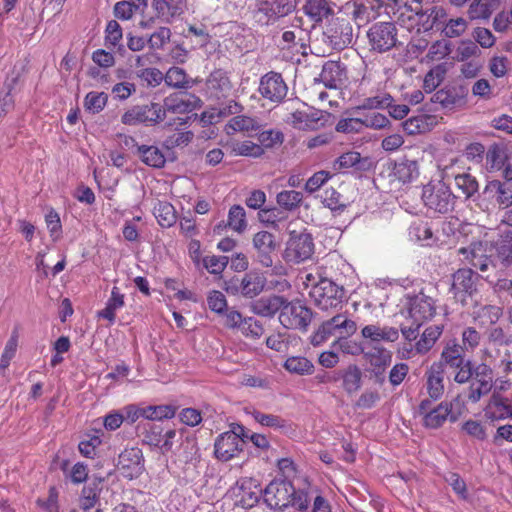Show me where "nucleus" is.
<instances>
[{
	"label": "nucleus",
	"instance_id": "21",
	"mask_svg": "<svg viewBox=\"0 0 512 512\" xmlns=\"http://www.w3.org/2000/svg\"><path fill=\"white\" fill-rule=\"evenodd\" d=\"M132 145L136 148L135 154L140 160L152 168H162L165 165L166 158L160 148L154 145H138L134 138L129 137L125 140V145Z\"/></svg>",
	"mask_w": 512,
	"mask_h": 512
},
{
	"label": "nucleus",
	"instance_id": "63",
	"mask_svg": "<svg viewBox=\"0 0 512 512\" xmlns=\"http://www.w3.org/2000/svg\"><path fill=\"white\" fill-rule=\"evenodd\" d=\"M240 331L246 337L252 339H259L264 333V328L259 321L252 317H249L245 319L244 323L240 328Z\"/></svg>",
	"mask_w": 512,
	"mask_h": 512
},
{
	"label": "nucleus",
	"instance_id": "11",
	"mask_svg": "<svg viewBox=\"0 0 512 512\" xmlns=\"http://www.w3.org/2000/svg\"><path fill=\"white\" fill-rule=\"evenodd\" d=\"M164 120V110L160 103L151 102L146 105H136L127 110L121 117L125 125L148 123L155 125Z\"/></svg>",
	"mask_w": 512,
	"mask_h": 512
},
{
	"label": "nucleus",
	"instance_id": "49",
	"mask_svg": "<svg viewBox=\"0 0 512 512\" xmlns=\"http://www.w3.org/2000/svg\"><path fill=\"white\" fill-rule=\"evenodd\" d=\"M304 10L314 21H320L332 12L328 0H309Z\"/></svg>",
	"mask_w": 512,
	"mask_h": 512
},
{
	"label": "nucleus",
	"instance_id": "62",
	"mask_svg": "<svg viewBox=\"0 0 512 512\" xmlns=\"http://www.w3.org/2000/svg\"><path fill=\"white\" fill-rule=\"evenodd\" d=\"M123 37L122 28L116 20H110L105 29V44L116 46Z\"/></svg>",
	"mask_w": 512,
	"mask_h": 512
},
{
	"label": "nucleus",
	"instance_id": "36",
	"mask_svg": "<svg viewBox=\"0 0 512 512\" xmlns=\"http://www.w3.org/2000/svg\"><path fill=\"white\" fill-rule=\"evenodd\" d=\"M124 304V294L121 293L118 287L114 286L105 308L98 312V316L108 320L110 324H113L116 319V312L121 309Z\"/></svg>",
	"mask_w": 512,
	"mask_h": 512
},
{
	"label": "nucleus",
	"instance_id": "7",
	"mask_svg": "<svg viewBox=\"0 0 512 512\" xmlns=\"http://www.w3.org/2000/svg\"><path fill=\"white\" fill-rule=\"evenodd\" d=\"M296 0H257L255 17L262 25L274 24L296 8Z\"/></svg>",
	"mask_w": 512,
	"mask_h": 512
},
{
	"label": "nucleus",
	"instance_id": "13",
	"mask_svg": "<svg viewBox=\"0 0 512 512\" xmlns=\"http://www.w3.org/2000/svg\"><path fill=\"white\" fill-rule=\"evenodd\" d=\"M258 92L264 99L280 103L287 96L288 86L280 73L270 71L260 78Z\"/></svg>",
	"mask_w": 512,
	"mask_h": 512
},
{
	"label": "nucleus",
	"instance_id": "58",
	"mask_svg": "<svg viewBox=\"0 0 512 512\" xmlns=\"http://www.w3.org/2000/svg\"><path fill=\"white\" fill-rule=\"evenodd\" d=\"M451 52V44L446 40L434 42L428 50L426 58L430 61H440Z\"/></svg>",
	"mask_w": 512,
	"mask_h": 512
},
{
	"label": "nucleus",
	"instance_id": "32",
	"mask_svg": "<svg viewBox=\"0 0 512 512\" xmlns=\"http://www.w3.org/2000/svg\"><path fill=\"white\" fill-rule=\"evenodd\" d=\"M409 236L412 240L422 243L424 246H432L437 242L432 228L428 222L417 221L409 227Z\"/></svg>",
	"mask_w": 512,
	"mask_h": 512
},
{
	"label": "nucleus",
	"instance_id": "1",
	"mask_svg": "<svg viewBox=\"0 0 512 512\" xmlns=\"http://www.w3.org/2000/svg\"><path fill=\"white\" fill-rule=\"evenodd\" d=\"M264 501L266 504L279 512L289 508L304 509L309 504L308 494L303 490H296L295 487L285 480L271 481L264 490Z\"/></svg>",
	"mask_w": 512,
	"mask_h": 512
},
{
	"label": "nucleus",
	"instance_id": "28",
	"mask_svg": "<svg viewBox=\"0 0 512 512\" xmlns=\"http://www.w3.org/2000/svg\"><path fill=\"white\" fill-rule=\"evenodd\" d=\"M466 361L464 348L453 339L445 344L441 352L440 360L436 363H442V368L444 369L445 366H449L450 368L459 367Z\"/></svg>",
	"mask_w": 512,
	"mask_h": 512
},
{
	"label": "nucleus",
	"instance_id": "9",
	"mask_svg": "<svg viewBox=\"0 0 512 512\" xmlns=\"http://www.w3.org/2000/svg\"><path fill=\"white\" fill-rule=\"evenodd\" d=\"M477 279L478 275L470 268H461L453 273L450 292L456 302L463 306L468 304V300L477 293Z\"/></svg>",
	"mask_w": 512,
	"mask_h": 512
},
{
	"label": "nucleus",
	"instance_id": "10",
	"mask_svg": "<svg viewBox=\"0 0 512 512\" xmlns=\"http://www.w3.org/2000/svg\"><path fill=\"white\" fill-rule=\"evenodd\" d=\"M328 43L337 50H342L353 43L354 29L348 16H338L331 21L325 33Z\"/></svg>",
	"mask_w": 512,
	"mask_h": 512
},
{
	"label": "nucleus",
	"instance_id": "55",
	"mask_svg": "<svg viewBox=\"0 0 512 512\" xmlns=\"http://www.w3.org/2000/svg\"><path fill=\"white\" fill-rule=\"evenodd\" d=\"M108 100V96L104 92H89L84 100V107L92 112L99 113L104 109Z\"/></svg>",
	"mask_w": 512,
	"mask_h": 512
},
{
	"label": "nucleus",
	"instance_id": "50",
	"mask_svg": "<svg viewBox=\"0 0 512 512\" xmlns=\"http://www.w3.org/2000/svg\"><path fill=\"white\" fill-rule=\"evenodd\" d=\"M176 409L171 405H157L143 407V418L148 420H163L173 418Z\"/></svg>",
	"mask_w": 512,
	"mask_h": 512
},
{
	"label": "nucleus",
	"instance_id": "46",
	"mask_svg": "<svg viewBox=\"0 0 512 512\" xmlns=\"http://www.w3.org/2000/svg\"><path fill=\"white\" fill-rule=\"evenodd\" d=\"M392 97L389 94H381L373 97L365 98L361 104L352 109V113H357L360 110H374L385 109L392 104Z\"/></svg>",
	"mask_w": 512,
	"mask_h": 512
},
{
	"label": "nucleus",
	"instance_id": "53",
	"mask_svg": "<svg viewBox=\"0 0 512 512\" xmlns=\"http://www.w3.org/2000/svg\"><path fill=\"white\" fill-rule=\"evenodd\" d=\"M171 30L168 27H159L147 39V45L151 50L163 49L164 46L170 41Z\"/></svg>",
	"mask_w": 512,
	"mask_h": 512
},
{
	"label": "nucleus",
	"instance_id": "3",
	"mask_svg": "<svg viewBox=\"0 0 512 512\" xmlns=\"http://www.w3.org/2000/svg\"><path fill=\"white\" fill-rule=\"evenodd\" d=\"M248 438V430L240 424H232L230 430L220 434L214 443L215 457L229 461L238 456Z\"/></svg>",
	"mask_w": 512,
	"mask_h": 512
},
{
	"label": "nucleus",
	"instance_id": "18",
	"mask_svg": "<svg viewBox=\"0 0 512 512\" xmlns=\"http://www.w3.org/2000/svg\"><path fill=\"white\" fill-rule=\"evenodd\" d=\"M117 466L124 477H138L144 469L142 451L137 447L124 449L118 457Z\"/></svg>",
	"mask_w": 512,
	"mask_h": 512
},
{
	"label": "nucleus",
	"instance_id": "2",
	"mask_svg": "<svg viewBox=\"0 0 512 512\" xmlns=\"http://www.w3.org/2000/svg\"><path fill=\"white\" fill-rule=\"evenodd\" d=\"M357 331V324L345 314H337L331 319L324 321L319 328L312 334L311 343L313 346H319L332 336L337 337L334 345L341 340H346Z\"/></svg>",
	"mask_w": 512,
	"mask_h": 512
},
{
	"label": "nucleus",
	"instance_id": "5",
	"mask_svg": "<svg viewBox=\"0 0 512 512\" xmlns=\"http://www.w3.org/2000/svg\"><path fill=\"white\" fill-rule=\"evenodd\" d=\"M309 294L314 304L323 311L341 307L345 298L344 288L327 278H321L314 284Z\"/></svg>",
	"mask_w": 512,
	"mask_h": 512
},
{
	"label": "nucleus",
	"instance_id": "43",
	"mask_svg": "<svg viewBox=\"0 0 512 512\" xmlns=\"http://www.w3.org/2000/svg\"><path fill=\"white\" fill-rule=\"evenodd\" d=\"M498 257L505 265L512 262V230L503 232L495 242Z\"/></svg>",
	"mask_w": 512,
	"mask_h": 512
},
{
	"label": "nucleus",
	"instance_id": "30",
	"mask_svg": "<svg viewBox=\"0 0 512 512\" xmlns=\"http://www.w3.org/2000/svg\"><path fill=\"white\" fill-rule=\"evenodd\" d=\"M208 88L214 93L216 97H226L232 91V84L227 72L218 69L213 71L208 80Z\"/></svg>",
	"mask_w": 512,
	"mask_h": 512
},
{
	"label": "nucleus",
	"instance_id": "40",
	"mask_svg": "<svg viewBox=\"0 0 512 512\" xmlns=\"http://www.w3.org/2000/svg\"><path fill=\"white\" fill-rule=\"evenodd\" d=\"M102 486L103 479H95L87 486H84L80 497V507L83 510H90L95 506L98 495L102 490Z\"/></svg>",
	"mask_w": 512,
	"mask_h": 512
},
{
	"label": "nucleus",
	"instance_id": "34",
	"mask_svg": "<svg viewBox=\"0 0 512 512\" xmlns=\"http://www.w3.org/2000/svg\"><path fill=\"white\" fill-rule=\"evenodd\" d=\"M325 117L326 115L320 111L312 113L297 111L292 114L293 123L299 129H318L319 127L324 125Z\"/></svg>",
	"mask_w": 512,
	"mask_h": 512
},
{
	"label": "nucleus",
	"instance_id": "12",
	"mask_svg": "<svg viewBox=\"0 0 512 512\" xmlns=\"http://www.w3.org/2000/svg\"><path fill=\"white\" fill-rule=\"evenodd\" d=\"M312 320V312L299 301L285 302L280 312L279 321L288 329L306 330Z\"/></svg>",
	"mask_w": 512,
	"mask_h": 512
},
{
	"label": "nucleus",
	"instance_id": "17",
	"mask_svg": "<svg viewBox=\"0 0 512 512\" xmlns=\"http://www.w3.org/2000/svg\"><path fill=\"white\" fill-rule=\"evenodd\" d=\"M164 118L166 113L185 114L200 109L202 101L199 97L188 92L172 93L163 100Z\"/></svg>",
	"mask_w": 512,
	"mask_h": 512
},
{
	"label": "nucleus",
	"instance_id": "19",
	"mask_svg": "<svg viewBox=\"0 0 512 512\" xmlns=\"http://www.w3.org/2000/svg\"><path fill=\"white\" fill-rule=\"evenodd\" d=\"M458 252L464 256V259L471 266L481 272L487 271L489 266L492 265V260L487 255V243L485 242H472L468 247L460 248Z\"/></svg>",
	"mask_w": 512,
	"mask_h": 512
},
{
	"label": "nucleus",
	"instance_id": "41",
	"mask_svg": "<svg viewBox=\"0 0 512 512\" xmlns=\"http://www.w3.org/2000/svg\"><path fill=\"white\" fill-rule=\"evenodd\" d=\"M302 201V193L296 190H283L276 195L277 204L285 211H295Z\"/></svg>",
	"mask_w": 512,
	"mask_h": 512
},
{
	"label": "nucleus",
	"instance_id": "33",
	"mask_svg": "<svg viewBox=\"0 0 512 512\" xmlns=\"http://www.w3.org/2000/svg\"><path fill=\"white\" fill-rule=\"evenodd\" d=\"M344 69L340 64L330 61L324 64L320 79L327 88H337L344 79Z\"/></svg>",
	"mask_w": 512,
	"mask_h": 512
},
{
	"label": "nucleus",
	"instance_id": "37",
	"mask_svg": "<svg viewBox=\"0 0 512 512\" xmlns=\"http://www.w3.org/2000/svg\"><path fill=\"white\" fill-rule=\"evenodd\" d=\"M153 214L163 228L173 226L177 220L174 206L167 201H158L153 208Z\"/></svg>",
	"mask_w": 512,
	"mask_h": 512
},
{
	"label": "nucleus",
	"instance_id": "20",
	"mask_svg": "<svg viewBox=\"0 0 512 512\" xmlns=\"http://www.w3.org/2000/svg\"><path fill=\"white\" fill-rule=\"evenodd\" d=\"M266 285V278L256 272H250L244 275L241 280H236L233 286L228 287L235 293H240L246 298H254L258 296Z\"/></svg>",
	"mask_w": 512,
	"mask_h": 512
},
{
	"label": "nucleus",
	"instance_id": "45",
	"mask_svg": "<svg viewBox=\"0 0 512 512\" xmlns=\"http://www.w3.org/2000/svg\"><path fill=\"white\" fill-rule=\"evenodd\" d=\"M227 225L233 231L241 234L247 228L246 212L240 205H233L228 212Z\"/></svg>",
	"mask_w": 512,
	"mask_h": 512
},
{
	"label": "nucleus",
	"instance_id": "44",
	"mask_svg": "<svg viewBox=\"0 0 512 512\" xmlns=\"http://www.w3.org/2000/svg\"><path fill=\"white\" fill-rule=\"evenodd\" d=\"M227 128L234 132H253L260 128V124L257 119L246 115H237L232 117Z\"/></svg>",
	"mask_w": 512,
	"mask_h": 512
},
{
	"label": "nucleus",
	"instance_id": "6",
	"mask_svg": "<svg viewBox=\"0 0 512 512\" xmlns=\"http://www.w3.org/2000/svg\"><path fill=\"white\" fill-rule=\"evenodd\" d=\"M314 250V240L310 233L292 231L285 244L282 256L287 263L300 264L311 259Z\"/></svg>",
	"mask_w": 512,
	"mask_h": 512
},
{
	"label": "nucleus",
	"instance_id": "22",
	"mask_svg": "<svg viewBox=\"0 0 512 512\" xmlns=\"http://www.w3.org/2000/svg\"><path fill=\"white\" fill-rule=\"evenodd\" d=\"M156 18L166 24L173 23L184 13L183 0H152Z\"/></svg>",
	"mask_w": 512,
	"mask_h": 512
},
{
	"label": "nucleus",
	"instance_id": "54",
	"mask_svg": "<svg viewBox=\"0 0 512 512\" xmlns=\"http://www.w3.org/2000/svg\"><path fill=\"white\" fill-rule=\"evenodd\" d=\"M455 184L467 198L473 196L478 191L477 180L468 173L456 175Z\"/></svg>",
	"mask_w": 512,
	"mask_h": 512
},
{
	"label": "nucleus",
	"instance_id": "14",
	"mask_svg": "<svg viewBox=\"0 0 512 512\" xmlns=\"http://www.w3.org/2000/svg\"><path fill=\"white\" fill-rule=\"evenodd\" d=\"M252 246L257 261L263 267H271L273 265V255L278 248L276 236L269 231L261 230L253 235Z\"/></svg>",
	"mask_w": 512,
	"mask_h": 512
},
{
	"label": "nucleus",
	"instance_id": "29",
	"mask_svg": "<svg viewBox=\"0 0 512 512\" xmlns=\"http://www.w3.org/2000/svg\"><path fill=\"white\" fill-rule=\"evenodd\" d=\"M286 299L282 296L272 295L262 297L253 304V311L264 317H272L284 308Z\"/></svg>",
	"mask_w": 512,
	"mask_h": 512
},
{
	"label": "nucleus",
	"instance_id": "64",
	"mask_svg": "<svg viewBox=\"0 0 512 512\" xmlns=\"http://www.w3.org/2000/svg\"><path fill=\"white\" fill-rule=\"evenodd\" d=\"M208 307L215 313L222 314L227 308L225 295L217 290H213L207 297Z\"/></svg>",
	"mask_w": 512,
	"mask_h": 512
},
{
	"label": "nucleus",
	"instance_id": "48",
	"mask_svg": "<svg viewBox=\"0 0 512 512\" xmlns=\"http://www.w3.org/2000/svg\"><path fill=\"white\" fill-rule=\"evenodd\" d=\"M395 177L403 182H410L418 176V166L415 161L405 160L395 164L394 167Z\"/></svg>",
	"mask_w": 512,
	"mask_h": 512
},
{
	"label": "nucleus",
	"instance_id": "47",
	"mask_svg": "<svg viewBox=\"0 0 512 512\" xmlns=\"http://www.w3.org/2000/svg\"><path fill=\"white\" fill-rule=\"evenodd\" d=\"M165 83L173 88L187 89L191 87V82L184 69L180 67H171L165 74Z\"/></svg>",
	"mask_w": 512,
	"mask_h": 512
},
{
	"label": "nucleus",
	"instance_id": "52",
	"mask_svg": "<svg viewBox=\"0 0 512 512\" xmlns=\"http://www.w3.org/2000/svg\"><path fill=\"white\" fill-rule=\"evenodd\" d=\"M361 386V371L357 366H349L343 375V388L352 394Z\"/></svg>",
	"mask_w": 512,
	"mask_h": 512
},
{
	"label": "nucleus",
	"instance_id": "60",
	"mask_svg": "<svg viewBox=\"0 0 512 512\" xmlns=\"http://www.w3.org/2000/svg\"><path fill=\"white\" fill-rule=\"evenodd\" d=\"M233 153L240 156L260 157L264 153V150L260 145L246 140L236 143L233 146Z\"/></svg>",
	"mask_w": 512,
	"mask_h": 512
},
{
	"label": "nucleus",
	"instance_id": "15",
	"mask_svg": "<svg viewBox=\"0 0 512 512\" xmlns=\"http://www.w3.org/2000/svg\"><path fill=\"white\" fill-rule=\"evenodd\" d=\"M407 312L409 319L417 322L418 326H421L435 315V300L423 292L410 296L408 298Z\"/></svg>",
	"mask_w": 512,
	"mask_h": 512
},
{
	"label": "nucleus",
	"instance_id": "35",
	"mask_svg": "<svg viewBox=\"0 0 512 512\" xmlns=\"http://www.w3.org/2000/svg\"><path fill=\"white\" fill-rule=\"evenodd\" d=\"M451 414V403L441 402L423 416V424L430 429H436L443 425Z\"/></svg>",
	"mask_w": 512,
	"mask_h": 512
},
{
	"label": "nucleus",
	"instance_id": "38",
	"mask_svg": "<svg viewBox=\"0 0 512 512\" xmlns=\"http://www.w3.org/2000/svg\"><path fill=\"white\" fill-rule=\"evenodd\" d=\"M500 0H474L469 5L468 15L471 19H487L499 8Z\"/></svg>",
	"mask_w": 512,
	"mask_h": 512
},
{
	"label": "nucleus",
	"instance_id": "57",
	"mask_svg": "<svg viewBox=\"0 0 512 512\" xmlns=\"http://www.w3.org/2000/svg\"><path fill=\"white\" fill-rule=\"evenodd\" d=\"M462 344L465 351L475 350L481 342V334L474 327H465L461 333Z\"/></svg>",
	"mask_w": 512,
	"mask_h": 512
},
{
	"label": "nucleus",
	"instance_id": "51",
	"mask_svg": "<svg viewBox=\"0 0 512 512\" xmlns=\"http://www.w3.org/2000/svg\"><path fill=\"white\" fill-rule=\"evenodd\" d=\"M252 416L256 422L265 427H270L276 430H283L288 427L287 421L278 415L254 411Z\"/></svg>",
	"mask_w": 512,
	"mask_h": 512
},
{
	"label": "nucleus",
	"instance_id": "59",
	"mask_svg": "<svg viewBox=\"0 0 512 512\" xmlns=\"http://www.w3.org/2000/svg\"><path fill=\"white\" fill-rule=\"evenodd\" d=\"M203 266L211 274H221L228 264V257L207 255L202 259Z\"/></svg>",
	"mask_w": 512,
	"mask_h": 512
},
{
	"label": "nucleus",
	"instance_id": "31",
	"mask_svg": "<svg viewBox=\"0 0 512 512\" xmlns=\"http://www.w3.org/2000/svg\"><path fill=\"white\" fill-rule=\"evenodd\" d=\"M486 415L492 420L512 419V404L507 398L493 395L486 408Z\"/></svg>",
	"mask_w": 512,
	"mask_h": 512
},
{
	"label": "nucleus",
	"instance_id": "24",
	"mask_svg": "<svg viewBox=\"0 0 512 512\" xmlns=\"http://www.w3.org/2000/svg\"><path fill=\"white\" fill-rule=\"evenodd\" d=\"M444 374L445 370L442 368V363H432L425 371L426 390L429 397L434 401L439 400L444 394Z\"/></svg>",
	"mask_w": 512,
	"mask_h": 512
},
{
	"label": "nucleus",
	"instance_id": "61",
	"mask_svg": "<svg viewBox=\"0 0 512 512\" xmlns=\"http://www.w3.org/2000/svg\"><path fill=\"white\" fill-rule=\"evenodd\" d=\"M467 29V21L458 17L455 19H450L445 27L443 28V33L446 37L455 38L461 36Z\"/></svg>",
	"mask_w": 512,
	"mask_h": 512
},
{
	"label": "nucleus",
	"instance_id": "8",
	"mask_svg": "<svg viewBox=\"0 0 512 512\" xmlns=\"http://www.w3.org/2000/svg\"><path fill=\"white\" fill-rule=\"evenodd\" d=\"M367 38L371 51L384 53L396 46L397 28L391 22H378L369 28Z\"/></svg>",
	"mask_w": 512,
	"mask_h": 512
},
{
	"label": "nucleus",
	"instance_id": "27",
	"mask_svg": "<svg viewBox=\"0 0 512 512\" xmlns=\"http://www.w3.org/2000/svg\"><path fill=\"white\" fill-rule=\"evenodd\" d=\"M442 332L443 328L440 325L427 327L414 347L404 348L408 353L407 357H410L413 352H415V354H426L434 346Z\"/></svg>",
	"mask_w": 512,
	"mask_h": 512
},
{
	"label": "nucleus",
	"instance_id": "23",
	"mask_svg": "<svg viewBox=\"0 0 512 512\" xmlns=\"http://www.w3.org/2000/svg\"><path fill=\"white\" fill-rule=\"evenodd\" d=\"M384 0H356L353 4L351 16L358 26L375 19L379 15Z\"/></svg>",
	"mask_w": 512,
	"mask_h": 512
},
{
	"label": "nucleus",
	"instance_id": "25",
	"mask_svg": "<svg viewBox=\"0 0 512 512\" xmlns=\"http://www.w3.org/2000/svg\"><path fill=\"white\" fill-rule=\"evenodd\" d=\"M484 193L495 197L500 208L512 206V181L492 180L485 186Z\"/></svg>",
	"mask_w": 512,
	"mask_h": 512
},
{
	"label": "nucleus",
	"instance_id": "42",
	"mask_svg": "<svg viewBox=\"0 0 512 512\" xmlns=\"http://www.w3.org/2000/svg\"><path fill=\"white\" fill-rule=\"evenodd\" d=\"M284 368L297 375H310L314 371L313 363L302 356H291L286 359Z\"/></svg>",
	"mask_w": 512,
	"mask_h": 512
},
{
	"label": "nucleus",
	"instance_id": "26",
	"mask_svg": "<svg viewBox=\"0 0 512 512\" xmlns=\"http://www.w3.org/2000/svg\"><path fill=\"white\" fill-rule=\"evenodd\" d=\"M361 335L370 342H395L399 338V332L396 328L377 324L364 326Z\"/></svg>",
	"mask_w": 512,
	"mask_h": 512
},
{
	"label": "nucleus",
	"instance_id": "39",
	"mask_svg": "<svg viewBox=\"0 0 512 512\" xmlns=\"http://www.w3.org/2000/svg\"><path fill=\"white\" fill-rule=\"evenodd\" d=\"M304 32L301 29L286 30L279 36H275V42L281 50H289L299 52V47H302L301 41Z\"/></svg>",
	"mask_w": 512,
	"mask_h": 512
},
{
	"label": "nucleus",
	"instance_id": "16",
	"mask_svg": "<svg viewBox=\"0 0 512 512\" xmlns=\"http://www.w3.org/2000/svg\"><path fill=\"white\" fill-rule=\"evenodd\" d=\"M493 387L492 369L482 363L475 367L474 377L468 387L467 398L470 402L476 403L483 396L487 395Z\"/></svg>",
	"mask_w": 512,
	"mask_h": 512
},
{
	"label": "nucleus",
	"instance_id": "4",
	"mask_svg": "<svg viewBox=\"0 0 512 512\" xmlns=\"http://www.w3.org/2000/svg\"><path fill=\"white\" fill-rule=\"evenodd\" d=\"M456 197L449 186L442 181L429 182L423 187L422 200L426 208L440 214H447L454 209Z\"/></svg>",
	"mask_w": 512,
	"mask_h": 512
},
{
	"label": "nucleus",
	"instance_id": "56",
	"mask_svg": "<svg viewBox=\"0 0 512 512\" xmlns=\"http://www.w3.org/2000/svg\"><path fill=\"white\" fill-rule=\"evenodd\" d=\"M258 140L261 147L275 148L282 145L284 134L278 129H269L262 131L258 136Z\"/></svg>",
	"mask_w": 512,
	"mask_h": 512
}]
</instances>
